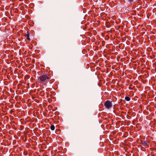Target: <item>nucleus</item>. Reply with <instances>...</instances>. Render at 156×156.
Returning <instances> with one entry per match:
<instances>
[{
    "label": "nucleus",
    "instance_id": "1",
    "mask_svg": "<svg viewBox=\"0 0 156 156\" xmlns=\"http://www.w3.org/2000/svg\"><path fill=\"white\" fill-rule=\"evenodd\" d=\"M51 76L48 74H45L41 75L38 79V81L39 83H43L48 82L50 79Z\"/></svg>",
    "mask_w": 156,
    "mask_h": 156
},
{
    "label": "nucleus",
    "instance_id": "2",
    "mask_svg": "<svg viewBox=\"0 0 156 156\" xmlns=\"http://www.w3.org/2000/svg\"><path fill=\"white\" fill-rule=\"evenodd\" d=\"M104 105L106 108L108 109L112 106V102L109 101L107 100L105 102Z\"/></svg>",
    "mask_w": 156,
    "mask_h": 156
},
{
    "label": "nucleus",
    "instance_id": "3",
    "mask_svg": "<svg viewBox=\"0 0 156 156\" xmlns=\"http://www.w3.org/2000/svg\"><path fill=\"white\" fill-rule=\"evenodd\" d=\"M142 145L143 146H144V147H146L148 145V142H147V141H144L142 143Z\"/></svg>",
    "mask_w": 156,
    "mask_h": 156
},
{
    "label": "nucleus",
    "instance_id": "4",
    "mask_svg": "<svg viewBox=\"0 0 156 156\" xmlns=\"http://www.w3.org/2000/svg\"><path fill=\"white\" fill-rule=\"evenodd\" d=\"M50 129L52 130H54L55 129V127L54 126L51 125L50 126Z\"/></svg>",
    "mask_w": 156,
    "mask_h": 156
},
{
    "label": "nucleus",
    "instance_id": "5",
    "mask_svg": "<svg viewBox=\"0 0 156 156\" xmlns=\"http://www.w3.org/2000/svg\"><path fill=\"white\" fill-rule=\"evenodd\" d=\"M125 99L126 101H129L130 100V98L128 96L126 97L125 98Z\"/></svg>",
    "mask_w": 156,
    "mask_h": 156
},
{
    "label": "nucleus",
    "instance_id": "6",
    "mask_svg": "<svg viewBox=\"0 0 156 156\" xmlns=\"http://www.w3.org/2000/svg\"><path fill=\"white\" fill-rule=\"evenodd\" d=\"M26 37L27 39L28 40H30V38H29V34H27V35H26Z\"/></svg>",
    "mask_w": 156,
    "mask_h": 156
},
{
    "label": "nucleus",
    "instance_id": "7",
    "mask_svg": "<svg viewBox=\"0 0 156 156\" xmlns=\"http://www.w3.org/2000/svg\"><path fill=\"white\" fill-rule=\"evenodd\" d=\"M128 2H133L134 0H128Z\"/></svg>",
    "mask_w": 156,
    "mask_h": 156
}]
</instances>
